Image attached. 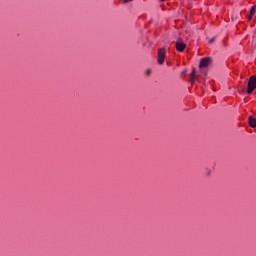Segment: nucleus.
Segmentation results:
<instances>
[{"label": "nucleus", "mask_w": 256, "mask_h": 256, "mask_svg": "<svg viewBox=\"0 0 256 256\" xmlns=\"http://www.w3.org/2000/svg\"><path fill=\"white\" fill-rule=\"evenodd\" d=\"M152 71L151 69L146 70V75L149 77L151 75Z\"/></svg>", "instance_id": "6e6552de"}, {"label": "nucleus", "mask_w": 256, "mask_h": 256, "mask_svg": "<svg viewBox=\"0 0 256 256\" xmlns=\"http://www.w3.org/2000/svg\"><path fill=\"white\" fill-rule=\"evenodd\" d=\"M248 123L250 125V127H252V129H255L256 127V118L253 116H249L248 117Z\"/></svg>", "instance_id": "39448f33"}, {"label": "nucleus", "mask_w": 256, "mask_h": 256, "mask_svg": "<svg viewBox=\"0 0 256 256\" xmlns=\"http://www.w3.org/2000/svg\"><path fill=\"white\" fill-rule=\"evenodd\" d=\"M255 89H256V76H251L248 81V88H247L248 95H251V93H253Z\"/></svg>", "instance_id": "f257e3e1"}, {"label": "nucleus", "mask_w": 256, "mask_h": 256, "mask_svg": "<svg viewBox=\"0 0 256 256\" xmlns=\"http://www.w3.org/2000/svg\"><path fill=\"white\" fill-rule=\"evenodd\" d=\"M210 64H211V58L204 57L200 60L199 67L200 69H203V67H209Z\"/></svg>", "instance_id": "7ed1b4c3"}, {"label": "nucleus", "mask_w": 256, "mask_h": 256, "mask_svg": "<svg viewBox=\"0 0 256 256\" xmlns=\"http://www.w3.org/2000/svg\"><path fill=\"white\" fill-rule=\"evenodd\" d=\"M160 1H165V0H160Z\"/></svg>", "instance_id": "f8f14e48"}, {"label": "nucleus", "mask_w": 256, "mask_h": 256, "mask_svg": "<svg viewBox=\"0 0 256 256\" xmlns=\"http://www.w3.org/2000/svg\"><path fill=\"white\" fill-rule=\"evenodd\" d=\"M255 13H256V8H255V6H252L250 9V13L248 15L249 21H251V19H253V16L255 15Z\"/></svg>", "instance_id": "423d86ee"}, {"label": "nucleus", "mask_w": 256, "mask_h": 256, "mask_svg": "<svg viewBox=\"0 0 256 256\" xmlns=\"http://www.w3.org/2000/svg\"><path fill=\"white\" fill-rule=\"evenodd\" d=\"M165 57H166L165 48H160L158 50V58H157L159 65H163V63H165Z\"/></svg>", "instance_id": "f03ea898"}, {"label": "nucleus", "mask_w": 256, "mask_h": 256, "mask_svg": "<svg viewBox=\"0 0 256 256\" xmlns=\"http://www.w3.org/2000/svg\"><path fill=\"white\" fill-rule=\"evenodd\" d=\"M209 43L211 44V43H215V38H211L210 40H209Z\"/></svg>", "instance_id": "1a4fd4ad"}, {"label": "nucleus", "mask_w": 256, "mask_h": 256, "mask_svg": "<svg viewBox=\"0 0 256 256\" xmlns=\"http://www.w3.org/2000/svg\"><path fill=\"white\" fill-rule=\"evenodd\" d=\"M182 75H185V71H184V72H182Z\"/></svg>", "instance_id": "9b49d317"}, {"label": "nucleus", "mask_w": 256, "mask_h": 256, "mask_svg": "<svg viewBox=\"0 0 256 256\" xmlns=\"http://www.w3.org/2000/svg\"><path fill=\"white\" fill-rule=\"evenodd\" d=\"M187 47V44L181 42V41H176V50L179 51V53H183L185 51V48Z\"/></svg>", "instance_id": "20e7f679"}, {"label": "nucleus", "mask_w": 256, "mask_h": 256, "mask_svg": "<svg viewBox=\"0 0 256 256\" xmlns=\"http://www.w3.org/2000/svg\"><path fill=\"white\" fill-rule=\"evenodd\" d=\"M122 2L127 4V3H129V0H122Z\"/></svg>", "instance_id": "9d476101"}, {"label": "nucleus", "mask_w": 256, "mask_h": 256, "mask_svg": "<svg viewBox=\"0 0 256 256\" xmlns=\"http://www.w3.org/2000/svg\"><path fill=\"white\" fill-rule=\"evenodd\" d=\"M196 77H197V70L192 69V72H191V83H195Z\"/></svg>", "instance_id": "0eeeda50"}]
</instances>
